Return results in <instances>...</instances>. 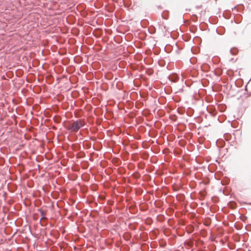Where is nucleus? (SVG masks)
Wrapping results in <instances>:
<instances>
[{"instance_id":"nucleus-6","label":"nucleus","mask_w":251,"mask_h":251,"mask_svg":"<svg viewBox=\"0 0 251 251\" xmlns=\"http://www.w3.org/2000/svg\"><path fill=\"white\" fill-rule=\"evenodd\" d=\"M40 214L42 216V218L40 220V221H41V220L42 219H46V218L45 217V213L44 212V211L43 210H40Z\"/></svg>"},{"instance_id":"nucleus-3","label":"nucleus","mask_w":251,"mask_h":251,"mask_svg":"<svg viewBox=\"0 0 251 251\" xmlns=\"http://www.w3.org/2000/svg\"><path fill=\"white\" fill-rule=\"evenodd\" d=\"M216 32L219 35H223L225 32V28L224 27H219L217 28Z\"/></svg>"},{"instance_id":"nucleus-11","label":"nucleus","mask_w":251,"mask_h":251,"mask_svg":"<svg viewBox=\"0 0 251 251\" xmlns=\"http://www.w3.org/2000/svg\"><path fill=\"white\" fill-rule=\"evenodd\" d=\"M53 128H54V129H56V127H54V126H53Z\"/></svg>"},{"instance_id":"nucleus-2","label":"nucleus","mask_w":251,"mask_h":251,"mask_svg":"<svg viewBox=\"0 0 251 251\" xmlns=\"http://www.w3.org/2000/svg\"><path fill=\"white\" fill-rule=\"evenodd\" d=\"M168 78L171 81L176 82L178 80L179 76L176 74L172 73L169 75Z\"/></svg>"},{"instance_id":"nucleus-9","label":"nucleus","mask_w":251,"mask_h":251,"mask_svg":"<svg viewBox=\"0 0 251 251\" xmlns=\"http://www.w3.org/2000/svg\"><path fill=\"white\" fill-rule=\"evenodd\" d=\"M232 205H231V206L232 207V208H234L235 206V203H234V202H232Z\"/></svg>"},{"instance_id":"nucleus-7","label":"nucleus","mask_w":251,"mask_h":251,"mask_svg":"<svg viewBox=\"0 0 251 251\" xmlns=\"http://www.w3.org/2000/svg\"><path fill=\"white\" fill-rule=\"evenodd\" d=\"M199 194H200V197L202 198H204L206 195L205 193L204 192L201 191V192H200Z\"/></svg>"},{"instance_id":"nucleus-4","label":"nucleus","mask_w":251,"mask_h":251,"mask_svg":"<svg viewBox=\"0 0 251 251\" xmlns=\"http://www.w3.org/2000/svg\"><path fill=\"white\" fill-rule=\"evenodd\" d=\"M238 50L236 48H232L230 50V52L232 55H236L237 54Z\"/></svg>"},{"instance_id":"nucleus-1","label":"nucleus","mask_w":251,"mask_h":251,"mask_svg":"<svg viewBox=\"0 0 251 251\" xmlns=\"http://www.w3.org/2000/svg\"><path fill=\"white\" fill-rule=\"evenodd\" d=\"M85 122L81 120H77L70 124L66 128L68 131L73 132H77L79 129L84 126Z\"/></svg>"},{"instance_id":"nucleus-5","label":"nucleus","mask_w":251,"mask_h":251,"mask_svg":"<svg viewBox=\"0 0 251 251\" xmlns=\"http://www.w3.org/2000/svg\"><path fill=\"white\" fill-rule=\"evenodd\" d=\"M53 119V121L57 124H58L61 122V118L60 116H55Z\"/></svg>"},{"instance_id":"nucleus-8","label":"nucleus","mask_w":251,"mask_h":251,"mask_svg":"<svg viewBox=\"0 0 251 251\" xmlns=\"http://www.w3.org/2000/svg\"><path fill=\"white\" fill-rule=\"evenodd\" d=\"M129 227L132 230H134L135 229V228L134 227L132 226V225L131 224L129 225Z\"/></svg>"},{"instance_id":"nucleus-10","label":"nucleus","mask_w":251,"mask_h":251,"mask_svg":"<svg viewBox=\"0 0 251 251\" xmlns=\"http://www.w3.org/2000/svg\"><path fill=\"white\" fill-rule=\"evenodd\" d=\"M94 35H95L96 37H98V36H100L99 35L97 34H94Z\"/></svg>"}]
</instances>
